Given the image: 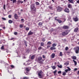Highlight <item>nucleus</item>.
I'll return each mask as SVG.
<instances>
[{
	"instance_id": "obj_9",
	"label": "nucleus",
	"mask_w": 79,
	"mask_h": 79,
	"mask_svg": "<svg viewBox=\"0 0 79 79\" xmlns=\"http://www.w3.org/2000/svg\"><path fill=\"white\" fill-rule=\"evenodd\" d=\"M34 34L33 32H32L31 31H30L28 33V35H32Z\"/></svg>"
},
{
	"instance_id": "obj_63",
	"label": "nucleus",
	"mask_w": 79,
	"mask_h": 79,
	"mask_svg": "<svg viewBox=\"0 0 79 79\" xmlns=\"http://www.w3.org/2000/svg\"><path fill=\"white\" fill-rule=\"evenodd\" d=\"M24 44H27V42H26V41H25L24 42Z\"/></svg>"
},
{
	"instance_id": "obj_64",
	"label": "nucleus",
	"mask_w": 79,
	"mask_h": 79,
	"mask_svg": "<svg viewBox=\"0 0 79 79\" xmlns=\"http://www.w3.org/2000/svg\"><path fill=\"white\" fill-rule=\"evenodd\" d=\"M25 44L26 47H27V44Z\"/></svg>"
},
{
	"instance_id": "obj_55",
	"label": "nucleus",
	"mask_w": 79,
	"mask_h": 79,
	"mask_svg": "<svg viewBox=\"0 0 79 79\" xmlns=\"http://www.w3.org/2000/svg\"><path fill=\"white\" fill-rule=\"evenodd\" d=\"M43 58H45V56L44 55L42 56Z\"/></svg>"
},
{
	"instance_id": "obj_56",
	"label": "nucleus",
	"mask_w": 79,
	"mask_h": 79,
	"mask_svg": "<svg viewBox=\"0 0 79 79\" xmlns=\"http://www.w3.org/2000/svg\"><path fill=\"white\" fill-rule=\"evenodd\" d=\"M7 2H9L10 1H13V0H7Z\"/></svg>"
},
{
	"instance_id": "obj_51",
	"label": "nucleus",
	"mask_w": 79,
	"mask_h": 79,
	"mask_svg": "<svg viewBox=\"0 0 79 79\" xmlns=\"http://www.w3.org/2000/svg\"><path fill=\"white\" fill-rule=\"evenodd\" d=\"M8 18H11V15H8Z\"/></svg>"
},
{
	"instance_id": "obj_18",
	"label": "nucleus",
	"mask_w": 79,
	"mask_h": 79,
	"mask_svg": "<svg viewBox=\"0 0 79 79\" xmlns=\"http://www.w3.org/2000/svg\"><path fill=\"white\" fill-rule=\"evenodd\" d=\"M48 8L50 9V10H53V7L52 6H49Z\"/></svg>"
},
{
	"instance_id": "obj_15",
	"label": "nucleus",
	"mask_w": 79,
	"mask_h": 79,
	"mask_svg": "<svg viewBox=\"0 0 79 79\" xmlns=\"http://www.w3.org/2000/svg\"><path fill=\"white\" fill-rule=\"evenodd\" d=\"M74 21L75 22H76V21H78V18H77V17L74 18Z\"/></svg>"
},
{
	"instance_id": "obj_7",
	"label": "nucleus",
	"mask_w": 79,
	"mask_h": 79,
	"mask_svg": "<svg viewBox=\"0 0 79 79\" xmlns=\"http://www.w3.org/2000/svg\"><path fill=\"white\" fill-rule=\"evenodd\" d=\"M68 28H69V27H68V26L64 25L62 27V29H64V30L68 29Z\"/></svg>"
},
{
	"instance_id": "obj_21",
	"label": "nucleus",
	"mask_w": 79,
	"mask_h": 79,
	"mask_svg": "<svg viewBox=\"0 0 79 79\" xmlns=\"http://www.w3.org/2000/svg\"><path fill=\"white\" fill-rule=\"evenodd\" d=\"M43 24V23H42V22H39L38 23V26H42Z\"/></svg>"
},
{
	"instance_id": "obj_32",
	"label": "nucleus",
	"mask_w": 79,
	"mask_h": 79,
	"mask_svg": "<svg viewBox=\"0 0 79 79\" xmlns=\"http://www.w3.org/2000/svg\"><path fill=\"white\" fill-rule=\"evenodd\" d=\"M57 66H58V68H62V65H61L59 66V65H58Z\"/></svg>"
},
{
	"instance_id": "obj_20",
	"label": "nucleus",
	"mask_w": 79,
	"mask_h": 79,
	"mask_svg": "<svg viewBox=\"0 0 79 79\" xmlns=\"http://www.w3.org/2000/svg\"><path fill=\"white\" fill-rule=\"evenodd\" d=\"M17 4L18 5H19L21 2V1H20V0H18V1H17Z\"/></svg>"
},
{
	"instance_id": "obj_3",
	"label": "nucleus",
	"mask_w": 79,
	"mask_h": 79,
	"mask_svg": "<svg viewBox=\"0 0 79 79\" xmlns=\"http://www.w3.org/2000/svg\"><path fill=\"white\" fill-rule=\"evenodd\" d=\"M68 30H65L62 32V35H63L64 36V35H67V34H68Z\"/></svg>"
},
{
	"instance_id": "obj_43",
	"label": "nucleus",
	"mask_w": 79,
	"mask_h": 79,
	"mask_svg": "<svg viewBox=\"0 0 79 79\" xmlns=\"http://www.w3.org/2000/svg\"><path fill=\"white\" fill-rule=\"evenodd\" d=\"M66 72H63L62 74V75L63 76H65V75H66Z\"/></svg>"
},
{
	"instance_id": "obj_57",
	"label": "nucleus",
	"mask_w": 79,
	"mask_h": 79,
	"mask_svg": "<svg viewBox=\"0 0 79 79\" xmlns=\"http://www.w3.org/2000/svg\"><path fill=\"white\" fill-rule=\"evenodd\" d=\"M76 2L77 3H78V4H79V0L77 1Z\"/></svg>"
},
{
	"instance_id": "obj_60",
	"label": "nucleus",
	"mask_w": 79,
	"mask_h": 79,
	"mask_svg": "<svg viewBox=\"0 0 79 79\" xmlns=\"http://www.w3.org/2000/svg\"><path fill=\"white\" fill-rule=\"evenodd\" d=\"M14 39V38H11L10 40H13V39Z\"/></svg>"
},
{
	"instance_id": "obj_38",
	"label": "nucleus",
	"mask_w": 79,
	"mask_h": 79,
	"mask_svg": "<svg viewBox=\"0 0 79 79\" xmlns=\"http://www.w3.org/2000/svg\"><path fill=\"white\" fill-rule=\"evenodd\" d=\"M68 50V47H66L65 48V50H66V51H67V50Z\"/></svg>"
},
{
	"instance_id": "obj_19",
	"label": "nucleus",
	"mask_w": 79,
	"mask_h": 79,
	"mask_svg": "<svg viewBox=\"0 0 79 79\" xmlns=\"http://www.w3.org/2000/svg\"><path fill=\"white\" fill-rule=\"evenodd\" d=\"M52 44V43L50 42H48L47 43V45H50Z\"/></svg>"
},
{
	"instance_id": "obj_4",
	"label": "nucleus",
	"mask_w": 79,
	"mask_h": 79,
	"mask_svg": "<svg viewBox=\"0 0 79 79\" xmlns=\"http://www.w3.org/2000/svg\"><path fill=\"white\" fill-rule=\"evenodd\" d=\"M42 73H43V72L42 71L39 72L38 76L39 78H42Z\"/></svg>"
},
{
	"instance_id": "obj_48",
	"label": "nucleus",
	"mask_w": 79,
	"mask_h": 79,
	"mask_svg": "<svg viewBox=\"0 0 79 79\" xmlns=\"http://www.w3.org/2000/svg\"><path fill=\"white\" fill-rule=\"evenodd\" d=\"M58 74H61V71H59L58 72Z\"/></svg>"
},
{
	"instance_id": "obj_58",
	"label": "nucleus",
	"mask_w": 79,
	"mask_h": 79,
	"mask_svg": "<svg viewBox=\"0 0 79 79\" xmlns=\"http://www.w3.org/2000/svg\"><path fill=\"white\" fill-rule=\"evenodd\" d=\"M77 68H75L74 69V71H77Z\"/></svg>"
},
{
	"instance_id": "obj_40",
	"label": "nucleus",
	"mask_w": 79,
	"mask_h": 79,
	"mask_svg": "<svg viewBox=\"0 0 79 79\" xmlns=\"http://www.w3.org/2000/svg\"><path fill=\"white\" fill-rule=\"evenodd\" d=\"M60 55L61 56H63V54L61 52H60Z\"/></svg>"
},
{
	"instance_id": "obj_42",
	"label": "nucleus",
	"mask_w": 79,
	"mask_h": 79,
	"mask_svg": "<svg viewBox=\"0 0 79 79\" xmlns=\"http://www.w3.org/2000/svg\"><path fill=\"white\" fill-rule=\"evenodd\" d=\"M67 68H68V70L69 71H70L71 70V69H70V68H69V67H67Z\"/></svg>"
},
{
	"instance_id": "obj_30",
	"label": "nucleus",
	"mask_w": 79,
	"mask_h": 79,
	"mask_svg": "<svg viewBox=\"0 0 79 79\" xmlns=\"http://www.w3.org/2000/svg\"><path fill=\"white\" fill-rule=\"evenodd\" d=\"M1 50H3V49H4V45H3V46H2V47L1 48Z\"/></svg>"
},
{
	"instance_id": "obj_12",
	"label": "nucleus",
	"mask_w": 79,
	"mask_h": 79,
	"mask_svg": "<svg viewBox=\"0 0 79 79\" xmlns=\"http://www.w3.org/2000/svg\"><path fill=\"white\" fill-rule=\"evenodd\" d=\"M68 7L69 8H73V6L71 4H69L68 5Z\"/></svg>"
},
{
	"instance_id": "obj_6",
	"label": "nucleus",
	"mask_w": 79,
	"mask_h": 79,
	"mask_svg": "<svg viewBox=\"0 0 79 79\" xmlns=\"http://www.w3.org/2000/svg\"><path fill=\"white\" fill-rule=\"evenodd\" d=\"M62 10H63V8L60 7V6H58L57 9V10L58 12H60L62 11Z\"/></svg>"
},
{
	"instance_id": "obj_46",
	"label": "nucleus",
	"mask_w": 79,
	"mask_h": 79,
	"mask_svg": "<svg viewBox=\"0 0 79 79\" xmlns=\"http://www.w3.org/2000/svg\"><path fill=\"white\" fill-rule=\"evenodd\" d=\"M2 19H3V20H4V21H6V19L5 18H2Z\"/></svg>"
},
{
	"instance_id": "obj_44",
	"label": "nucleus",
	"mask_w": 79,
	"mask_h": 79,
	"mask_svg": "<svg viewBox=\"0 0 79 79\" xmlns=\"http://www.w3.org/2000/svg\"><path fill=\"white\" fill-rule=\"evenodd\" d=\"M39 63L40 64H42L43 63V62H42V61H40L39 62Z\"/></svg>"
},
{
	"instance_id": "obj_13",
	"label": "nucleus",
	"mask_w": 79,
	"mask_h": 79,
	"mask_svg": "<svg viewBox=\"0 0 79 79\" xmlns=\"http://www.w3.org/2000/svg\"><path fill=\"white\" fill-rule=\"evenodd\" d=\"M79 29V28H78V27H77L75 28L74 30V32H77V31H78Z\"/></svg>"
},
{
	"instance_id": "obj_36",
	"label": "nucleus",
	"mask_w": 79,
	"mask_h": 79,
	"mask_svg": "<svg viewBox=\"0 0 79 79\" xmlns=\"http://www.w3.org/2000/svg\"><path fill=\"white\" fill-rule=\"evenodd\" d=\"M52 68L53 69H56V67H55V66H52Z\"/></svg>"
},
{
	"instance_id": "obj_62",
	"label": "nucleus",
	"mask_w": 79,
	"mask_h": 79,
	"mask_svg": "<svg viewBox=\"0 0 79 79\" xmlns=\"http://www.w3.org/2000/svg\"><path fill=\"white\" fill-rule=\"evenodd\" d=\"M24 2H27V0H24Z\"/></svg>"
},
{
	"instance_id": "obj_2",
	"label": "nucleus",
	"mask_w": 79,
	"mask_h": 79,
	"mask_svg": "<svg viewBox=\"0 0 79 79\" xmlns=\"http://www.w3.org/2000/svg\"><path fill=\"white\" fill-rule=\"evenodd\" d=\"M25 71L24 72V74H25L26 75H29V69L28 68H27L25 70Z\"/></svg>"
},
{
	"instance_id": "obj_8",
	"label": "nucleus",
	"mask_w": 79,
	"mask_h": 79,
	"mask_svg": "<svg viewBox=\"0 0 79 79\" xmlns=\"http://www.w3.org/2000/svg\"><path fill=\"white\" fill-rule=\"evenodd\" d=\"M64 12L65 13H69V10L68 8H65L64 10Z\"/></svg>"
},
{
	"instance_id": "obj_47",
	"label": "nucleus",
	"mask_w": 79,
	"mask_h": 79,
	"mask_svg": "<svg viewBox=\"0 0 79 79\" xmlns=\"http://www.w3.org/2000/svg\"><path fill=\"white\" fill-rule=\"evenodd\" d=\"M14 34H15V35H17V34H18V32H15L14 33Z\"/></svg>"
},
{
	"instance_id": "obj_41",
	"label": "nucleus",
	"mask_w": 79,
	"mask_h": 79,
	"mask_svg": "<svg viewBox=\"0 0 79 79\" xmlns=\"http://www.w3.org/2000/svg\"><path fill=\"white\" fill-rule=\"evenodd\" d=\"M53 47H56V44H53L52 45Z\"/></svg>"
},
{
	"instance_id": "obj_29",
	"label": "nucleus",
	"mask_w": 79,
	"mask_h": 79,
	"mask_svg": "<svg viewBox=\"0 0 79 79\" xmlns=\"http://www.w3.org/2000/svg\"><path fill=\"white\" fill-rule=\"evenodd\" d=\"M34 57H35V56H34V55L32 56H31V60H32L33 59H34Z\"/></svg>"
},
{
	"instance_id": "obj_61",
	"label": "nucleus",
	"mask_w": 79,
	"mask_h": 79,
	"mask_svg": "<svg viewBox=\"0 0 79 79\" xmlns=\"http://www.w3.org/2000/svg\"><path fill=\"white\" fill-rule=\"evenodd\" d=\"M41 60H42L41 61H42V62H43V61H44L45 60H44V59H42V60L41 59Z\"/></svg>"
},
{
	"instance_id": "obj_37",
	"label": "nucleus",
	"mask_w": 79,
	"mask_h": 79,
	"mask_svg": "<svg viewBox=\"0 0 79 79\" xmlns=\"http://www.w3.org/2000/svg\"><path fill=\"white\" fill-rule=\"evenodd\" d=\"M42 42H44V41H45V38L42 39Z\"/></svg>"
},
{
	"instance_id": "obj_50",
	"label": "nucleus",
	"mask_w": 79,
	"mask_h": 79,
	"mask_svg": "<svg viewBox=\"0 0 79 79\" xmlns=\"http://www.w3.org/2000/svg\"><path fill=\"white\" fill-rule=\"evenodd\" d=\"M21 21H22V23H23L24 22V19H21Z\"/></svg>"
},
{
	"instance_id": "obj_1",
	"label": "nucleus",
	"mask_w": 79,
	"mask_h": 79,
	"mask_svg": "<svg viewBox=\"0 0 79 79\" xmlns=\"http://www.w3.org/2000/svg\"><path fill=\"white\" fill-rule=\"evenodd\" d=\"M31 9L32 12V14H35L36 13V8L34 4H31Z\"/></svg>"
},
{
	"instance_id": "obj_26",
	"label": "nucleus",
	"mask_w": 79,
	"mask_h": 79,
	"mask_svg": "<svg viewBox=\"0 0 79 79\" xmlns=\"http://www.w3.org/2000/svg\"><path fill=\"white\" fill-rule=\"evenodd\" d=\"M65 65H66V66H68L69 64V63L68 62H66L64 63Z\"/></svg>"
},
{
	"instance_id": "obj_25",
	"label": "nucleus",
	"mask_w": 79,
	"mask_h": 79,
	"mask_svg": "<svg viewBox=\"0 0 79 79\" xmlns=\"http://www.w3.org/2000/svg\"><path fill=\"white\" fill-rule=\"evenodd\" d=\"M73 61L74 62V63L75 65V66H76V65H77V62H76V61L75 60H73Z\"/></svg>"
},
{
	"instance_id": "obj_45",
	"label": "nucleus",
	"mask_w": 79,
	"mask_h": 79,
	"mask_svg": "<svg viewBox=\"0 0 79 79\" xmlns=\"http://www.w3.org/2000/svg\"><path fill=\"white\" fill-rule=\"evenodd\" d=\"M65 71L66 73H68V72L69 71L68 70V69H66L65 70Z\"/></svg>"
},
{
	"instance_id": "obj_23",
	"label": "nucleus",
	"mask_w": 79,
	"mask_h": 79,
	"mask_svg": "<svg viewBox=\"0 0 79 79\" xmlns=\"http://www.w3.org/2000/svg\"><path fill=\"white\" fill-rule=\"evenodd\" d=\"M8 23H10V24H11L12 23H13V21H12L11 20H9L8 21Z\"/></svg>"
},
{
	"instance_id": "obj_27",
	"label": "nucleus",
	"mask_w": 79,
	"mask_h": 79,
	"mask_svg": "<svg viewBox=\"0 0 79 79\" xmlns=\"http://www.w3.org/2000/svg\"><path fill=\"white\" fill-rule=\"evenodd\" d=\"M58 29H59L60 30H62V29H63V27H58Z\"/></svg>"
},
{
	"instance_id": "obj_39",
	"label": "nucleus",
	"mask_w": 79,
	"mask_h": 79,
	"mask_svg": "<svg viewBox=\"0 0 79 79\" xmlns=\"http://www.w3.org/2000/svg\"><path fill=\"white\" fill-rule=\"evenodd\" d=\"M20 28H23V25H20Z\"/></svg>"
},
{
	"instance_id": "obj_31",
	"label": "nucleus",
	"mask_w": 79,
	"mask_h": 79,
	"mask_svg": "<svg viewBox=\"0 0 79 79\" xmlns=\"http://www.w3.org/2000/svg\"><path fill=\"white\" fill-rule=\"evenodd\" d=\"M54 74H55L56 73H57V70H56L53 72Z\"/></svg>"
},
{
	"instance_id": "obj_5",
	"label": "nucleus",
	"mask_w": 79,
	"mask_h": 79,
	"mask_svg": "<svg viewBox=\"0 0 79 79\" xmlns=\"http://www.w3.org/2000/svg\"><path fill=\"white\" fill-rule=\"evenodd\" d=\"M56 18H57V17H56L54 18L55 21H56L57 22H58L59 23H62V21H61V20L59 19H57Z\"/></svg>"
},
{
	"instance_id": "obj_17",
	"label": "nucleus",
	"mask_w": 79,
	"mask_h": 79,
	"mask_svg": "<svg viewBox=\"0 0 79 79\" xmlns=\"http://www.w3.org/2000/svg\"><path fill=\"white\" fill-rule=\"evenodd\" d=\"M50 49H51V50H55L56 49V48L55 47H51Z\"/></svg>"
},
{
	"instance_id": "obj_54",
	"label": "nucleus",
	"mask_w": 79,
	"mask_h": 79,
	"mask_svg": "<svg viewBox=\"0 0 79 79\" xmlns=\"http://www.w3.org/2000/svg\"><path fill=\"white\" fill-rule=\"evenodd\" d=\"M51 47V46H50V45L48 46L47 47V48H48L50 47Z\"/></svg>"
},
{
	"instance_id": "obj_28",
	"label": "nucleus",
	"mask_w": 79,
	"mask_h": 79,
	"mask_svg": "<svg viewBox=\"0 0 79 79\" xmlns=\"http://www.w3.org/2000/svg\"><path fill=\"white\" fill-rule=\"evenodd\" d=\"M29 78L27 77H24L23 78V79H28Z\"/></svg>"
},
{
	"instance_id": "obj_11",
	"label": "nucleus",
	"mask_w": 79,
	"mask_h": 79,
	"mask_svg": "<svg viewBox=\"0 0 79 79\" xmlns=\"http://www.w3.org/2000/svg\"><path fill=\"white\" fill-rule=\"evenodd\" d=\"M55 53H52L51 55V57L52 58H55Z\"/></svg>"
},
{
	"instance_id": "obj_34",
	"label": "nucleus",
	"mask_w": 79,
	"mask_h": 79,
	"mask_svg": "<svg viewBox=\"0 0 79 79\" xmlns=\"http://www.w3.org/2000/svg\"><path fill=\"white\" fill-rule=\"evenodd\" d=\"M26 31H29V28L28 27H27L26 28Z\"/></svg>"
},
{
	"instance_id": "obj_24",
	"label": "nucleus",
	"mask_w": 79,
	"mask_h": 79,
	"mask_svg": "<svg viewBox=\"0 0 79 79\" xmlns=\"http://www.w3.org/2000/svg\"><path fill=\"white\" fill-rule=\"evenodd\" d=\"M12 1H13L12 2L13 3H15L17 2V1H16V0H12Z\"/></svg>"
},
{
	"instance_id": "obj_10",
	"label": "nucleus",
	"mask_w": 79,
	"mask_h": 79,
	"mask_svg": "<svg viewBox=\"0 0 79 79\" xmlns=\"http://www.w3.org/2000/svg\"><path fill=\"white\" fill-rule=\"evenodd\" d=\"M79 47H78L77 48V49L75 50V52L76 53H79Z\"/></svg>"
},
{
	"instance_id": "obj_53",
	"label": "nucleus",
	"mask_w": 79,
	"mask_h": 79,
	"mask_svg": "<svg viewBox=\"0 0 79 79\" xmlns=\"http://www.w3.org/2000/svg\"><path fill=\"white\" fill-rule=\"evenodd\" d=\"M63 22H64L66 21V19H63Z\"/></svg>"
},
{
	"instance_id": "obj_22",
	"label": "nucleus",
	"mask_w": 79,
	"mask_h": 79,
	"mask_svg": "<svg viewBox=\"0 0 79 79\" xmlns=\"http://www.w3.org/2000/svg\"><path fill=\"white\" fill-rule=\"evenodd\" d=\"M72 58L73 60H76V56H72Z\"/></svg>"
},
{
	"instance_id": "obj_49",
	"label": "nucleus",
	"mask_w": 79,
	"mask_h": 79,
	"mask_svg": "<svg viewBox=\"0 0 79 79\" xmlns=\"http://www.w3.org/2000/svg\"><path fill=\"white\" fill-rule=\"evenodd\" d=\"M10 66L12 68H15V66L13 65H10Z\"/></svg>"
},
{
	"instance_id": "obj_16",
	"label": "nucleus",
	"mask_w": 79,
	"mask_h": 79,
	"mask_svg": "<svg viewBox=\"0 0 79 79\" xmlns=\"http://www.w3.org/2000/svg\"><path fill=\"white\" fill-rule=\"evenodd\" d=\"M42 57L40 56L38 58V60H39V61H40V60H42Z\"/></svg>"
},
{
	"instance_id": "obj_52",
	"label": "nucleus",
	"mask_w": 79,
	"mask_h": 79,
	"mask_svg": "<svg viewBox=\"0 0 79 79\" xmlns=\"http://www.w3.org/2000/svg\"><path fill=\"white\" fill-rule=\"evenodd\" d=\"M41 48H42V47H40L38 48V49L41 50Z\"/></svg>"
},
{
	"instance_id": "obj_59",
	"label": "nucleus",
	"mask_w": 79,
	"mask_h": 79,
	"mask_svg": "<svg viewBox=\"0 0 79 79\" xmlns=\"http://www.w3.org/2000/svg\"><path fill=\"white\" fill-rule=\"evenodd\" d=\"M77 74L78 75H79V70L77 71Z\"/></svg>"
},
{
	"instance_id": "obj_35",
	"label": "nucleus",
	"mask_w": 79,
	"mask_h": 79,
	"mask_svg": "<svg viewBox=\"0 0 79 79\" xmlns=\"http://www.w3.org/2000/svg\"><path fill=\"white\" fill-rule=\"evenodd\" d=\"M44 43H41V46H44Z\"/></svg>"
},
{
	"instance_id": "obj_14",
	"label": "nucleus",
	"mask_w": 79,
	"mask_h": 79,
	"mask_svg": "<svg viewBox=\"0 0 79 79\" xmlns=\"http://www.w3.org/2000/svg\"><path fill=\"white\" fill-rule=\"evenodd\" d=\"M14 17L15 19H18V15L16 14H15L14 15Z\"/></svg>"
},
{
	"instance_id": "obj_33",
	"label": "nucleus",
	"mask_w": 79,
	"mask_h": 79,
	"mask_svg": "<svg viewBox=\"0 0 79 79\" xmlns=\"http://www.w3.org/2000/svg\"><path fill=\"white\" fill-rule=\"evenodd\" d=\"M35 4L36 5H39V3L38 2H35Z\"/></svg>"
}]
</instances>
